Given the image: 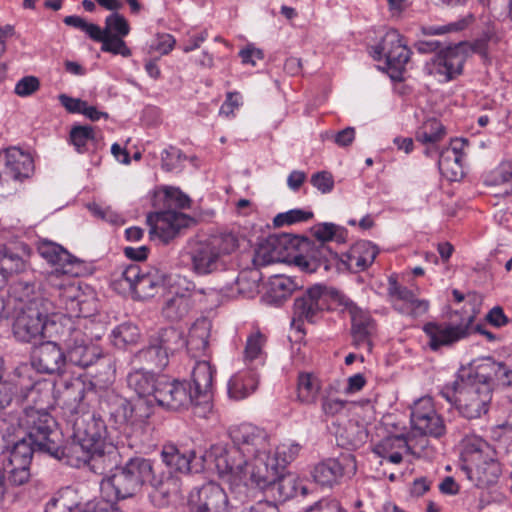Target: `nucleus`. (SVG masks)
<instances>
[{"instance_id": "obj_28", "label": "nucleus", "mask_w": 512, "mask_h": 512, "mask_svg": "<svg viewBox=\"0 0 512 512\" xmlns=\"http://www.w3.org/2000/svg\"><path fill=\"white\" fill-rule=\"evenodd\" d=\"M66 362V355L53 341L42 343L33 352L32 365L41 373H60Z\"/></svg>"}, {"instance_id": "obj_52", "label": "nucleus", "mask_w": 512, "mask_h": 512, "mask_svg": "<svg viewBox=\"0 0 512 512\" xmlns=\"http://www.w3.org/2000/svg\"><path fill=\"white\" fill-rule=\"evenodd\" d=\"M344 229L333 223H321L313 228V235L322 243L336 240L338 242L344 239Z\"/></svg>"}, {"instance_id": "obj_31", "label": "nucleus", "mask_w": 512, "mask_h": 512, "mask_svg": "<svg viewBox=\"0 0 512 512\" xmlns=\"http://www.w3.org/2000/svg\"><path fill=\"white\" fill-rule=\"evenodd\" d=\"M389 293L391 296L396 297L394 307L401 313L417 317L428 310L429 305L427 301L417 299L411 290L399 286L396 282L391 283Z\"/></svg>"}, {"instance_id": "obj_32", "label": "nucleus", "mask_w": 512, "mask_h": 512, "mask_svg": "<svg viewBox=\"0 0 512 512\" xmlns=\"http://www.w3.org/2000/svg\"><path fill=\"white\" fill-rule=\"evenodd\" d=\"M259 385V374L255 367L239 371L228 382L230 398L242 400L254 393Z\"/></svg>"}, {"instance_id": "obj_56", "label": "nucleus", "mask_w": 512, "mask_h": 512, "mask_svg": "<svg viewBox=\"0 0 512 512\" xmlns=\"http://www.w3.org/2000/svg\"><path fill=\"white\" fill-rule=\"evenodd\" d=\"M488 184L499 185L512 182V161L502 162L486 180ZM506 194L512 197V189L506 191Z\"/></svg>"}, {"instance_id": "obj_2", "label": "nucleus", "mask_w": 512, "mask_h": 512, "mask_svg": "<svg viewBox=\"0 0 512 512\" xmlns=\"http://www.w3.org/2000/svg\"><path fill=\"white\" fill-rule=\"evenodd\" d=\"M229 436L234 447L226 449L223 446L215 445L203 457L204 460L206 457H213L215 467L220 475H241L246 458L269 449V445H271L268 434L250 423L230 427Z\"/></svg>"}, {"instance_id": "obj_22", "label": "nucleus", "mask_w": 512, "mask_h": 512, "mask_svg": "<svg viewBox=\"0 0 512 512\" xmlns=\"http://www.w3.org/2000/svg\"><path fill=\"white\" fill-rule=\"evenodd\" d=\"M33 159L17 147L0 152V183L22 181L33 173Z\"/></svg>"}, {"instance_id": "obj_53", "label": "nucleus", "mask_w": 512, "mask_h": 512, "mask_svg": "<svg viewBox=\"0 0 512 512\" xmlns=\"http://www.w3.org/2000/svg\"><path fill=\"white\" fill-rule=\"evenodd\" d=\"M476 482L475 485L480 488L487 487L495 483L499 476L498 464L491 460L486 462L484 466H478L476 468Z\"/></svg>"}, {"instance_id": "obj_12", "label": "nucleus", "mask_w": 512, "mask_h": 512, "mask_svg": "<svg viewBox=\"0 0 512 512\" xmlns=\"http://www.w3.org/2000/svg\"><path fill=\"white\" fill-rule=\"evenodd\" d=\"M330 287L314 284L301 291L294 299L292 326L302 331V321L314 323L331 308Z\"/></svg>"}, {"instance_id": "obj_57", "label": "nucleus", "mask_w": 512, "mask_h": 512, "mask_svg": "<svg viewBox=\"0 0 512 512\" xmlns=\"http://www.w3.org/2000/svg\"><path fill=\"white\" fill-rule=\"evenodd\" d=\"M27 262L15 253H5L0 259V269L9 276L25 271Z\"/></svg>"}, {"instance_id": "obj_13", "label": "nucleus", "mask_w": 512, "mask_h": 512, "mask_svg": "<svg viewBox=\"0 0 512 512\" xmlns=\"http://www.w3.org/2000/svg\"><path fill=\"white\" fill-rule=\"evenodd\" d=\"M33 369L28 365H21L0 381V411L17 402L31 399L41 393V386L45 383L34 380L31 376Z\"/></svg>"}, {"instance_id": "obj_38", "label": "nucleus", "mask_w": 512, "mask_h": 512, "mask_svg": "<svg viewBox=\"0 0 512 512\" xmlns=\"http://www.w3.org/2000/svg\"><path fill=\"white\" fill-rule=\"evenodd\" d=\"M10 297L17 303L16 309L26 306H36L40 308H47L50 303L36 294L35 286L29 282L19 281L11 288Z\"/></svg>"}, {"instance_id": "obj_10", "label": "nucleus", "mask_w": 512, "mask_h": 512, "mask_svg": "<svg viewBox=\"0 0 512 512\" xmlns=\"http://www.w3.org/2000/svg\"><path fill=\"white\" fill-rule=\"evenodd\" d=\"M9 451V463L14 466H30L38 448L26 436L13 416L0 417V454Z\"/></svg>"}, {"instance_id": "obj_36", "label": "nucleus", "mask_w": 512, "mask_h": 512, "mask_svg": "<svg viewBox=\"0 0 512 512\" xmlns=\"http://www.w3.org/2000/svg\"><path fill=\"white\" fill-rule=\"evenodd\" d=\"M210 323L203 319L196 321L190 328L185 346L192 357L207 356L209 351Z\"/></svg>"}, {"instance_id": "obj_25", "label": "nucleus", "mask_w": 512, "mask_h": 512, "mask_svg": "<svg viewBox=\"0 0 512 512\" xmlns=\"http://www.w3.org/2000/svg\"><path fill=\"white\" fill-rule=\"evenodd\" d=\"M464 62L465 56L459 48L449 47L435 55L427 69L438 81L448 82L461 74Z\"/></svg>"}, {"instance_id": "obj_48", "label": "nucleus", "mask_w": 512, "mask_h": 512, "mask_svg": "<svg viewBox=\"0 0 512 512\" xmlns=\"http://www.w3.org/2000/svg\"><path fill=\"white\" fill-rule=\"evenodd\" d=\"M456 148H445L438 153V166L444 174L451 173L452 177L462 174V160L454 152Z\"/></svg>"}, {"instance_id": "obj_29", "label": "nucleus", "mask_w": 512, "mask_h": 512, "mask_svg": "<svg viewBox=\"0 0 512 512\" xmlns=\"http://www.w3.org/2000/svg\"><path fill=\"white\" fill-rule=\"evenodd\" d=\"M37 250L43 259L57 267L48 277L55 273L61 277H67V274L72 273V266L77 262V259L61 245L52 241L43 240L39 243Z\"/></svg>"}, {"instance_id": "obj_43", "label": "nucleus", "mask_w": 512, "mask_h": 512, "mask_svg": "<svg viewBox=\"0 0 512 512\" xmlns=\"http://www.w3.org/2000/svg\"><path fill=\"white\" fill-rule=\"evenodd\" d=\"M298 287V284L291 277L277 275L269 283L268 294L274 302L280 303L286 300Z\"/></svg>"}, {"instance_id": "obj_1", "label": "nucleus", "mask_w": 512, "mask_h": 512, "mask_svg": "<svg viewBox=\"0 0 512 512\" xmlns=\"http://www.w3.org/2000/svg\"><path fill=\"white\" fill-rule=\"evenodd\" d=\"M148 485L149 495L155 507L163 508L169 504L170 497L181 490V480L156 466L154 461L144 457H133L119 466L112 474L101 481V489H112L116 500L135 496Z\"/></svg>"}, {"instance_id": "obj_9", "label": "nucleus", "mask_w": 512, "mask_h": 512, "mask_svg": "<svg viewBox=\"0 0 512 512\" xmlns=\"http://www.w3.org/2000/svg\"><path fill=\"white\" fill-rule=\"evenodd\" d=\"M50 307L26 306L20 308L13 323V334L21 342L32 343L51 338L57 333L55 315L49 317Z\"/></svg>"}, {"instance_id": "obj_44", "label": "nucleus", "mask_w": 512, "mask_h": 512, "mask_svg": "<svg viewBox=\"0 0 512 512\" xmlns=\"http://www.w3.org/2000/svg\"><path fill=\"white\" fill-rule=\"evenodd\" d=\"M393 448H409V445L403 435H394L385 438L380 445L375 448V452L378 453L382 458L387 459L393 464H399L402 462L403 457L400 452H393L388 454V451Z\"/></svg>"}, {"instance_id": "obj_45", "label": "nucleus", "mask_w": 512, "mask_h": 512, "mask_svg": "<svg viewBox=\"0 0 512 512\" xmlns=\"http://www.w3.org/2000/svg\"><path fill=\"white\" fill-rule=\"evenodd\" d=\"M445 135V128L435 118L426 120L416 132V140L423 144H435Z\"/></svg>"}, {"instance_id": "obj_26", "label": "nucleus", "mask_w": 512, "mask_h": 512, "mask_svg": "<svg viewBox=\"0 0 512 512\" xmlns=\"http://www.w3.org/2000/svg\"><path fill=\"white\" fill-rule=\"evenodd\" d=\"M377 53L383 55L390 69L401 73L409 61L411 51L403 42V37L395 29L386 32Z\"/></svg>"}, {"instance_id": "obj_5", "label": "nucleus", "mask_w": 512, "mask_h": 512, "mask_svg": "<svg viewBox=\"0 0 512 512\" xmlns=\"http://www.w3.org/2000/svg\"><path fill=\"white\" fill-rule=\"evenodd\" d=\"M492 399L491 377L472 369L462 371V387L458 391L456 407L467 419L486 414Z\"/></svg>"}, {"instance_id": "obj_40", "label": "nucleus", "mask_w": 512, "mask_h": 512, "mask_svg": "<svg viewBox=\"0 0 512 512\" xmlns=\"http://www.w3.org/2000/svg\"><path fill=\"white\" fill-rule=\"evenodd\" d=\"M321 385L319 379L312 373H300L297 382V398L303 404H314L317 400Z\"/></svg>"}, {"instance_id": "obj_55", "label": "nucleus", "mask_w": 512, "mask_h": 512, "mask_svg": "<svg viewBox=\"0 0 512 512\" xmlns=\"http://www.w3.org/2000/svg\"><path fill=\"white\" fill-rule=\"evenodd\" d=\"M105 32L123 38L129 34L130 26L124 16L112 13L106 17Z\"/></svg>"}, {"instance_id": "obj_63", "label": "nucleus", "mask_w": 512, "mask_h": 512, "mask_svg": "<svg viewBox=\"0 0 512 512\" xmlns=\"http://www.w3.org/2000/svg\"><path fill=\"white\" fill-rule=\"evenodd\" d=\"M305 512H348L338 501L334 498H323L309 508Z\"/></svg>"}, {"instance_id": "obj_4", "label": "nucleus", "mask_w": 512, "mask_h": 512, "mask_svg": "<svg viewBox=\"0 0 512 512\" xmlns=\"http://www.w3.org/2000/svg\"><path fill=\"white\" fill-rule=\"evenodd\" d=\"M238 246V238L233 233L214 234L203 239H190L183 257H188L192 272L206 276L223 270L227 264L226 258Z\"/></svg>"}, {"instance_id": "obj_6", "label": "nucleus", "mask_w": 512, "mask_h": 512, "mask_svg": "<svg viewBox=\"0 0 512 512\" xmlns=\"http://www.w3.org/2000/svg\"><path fill=\"white\" fill-rule=\"evenodd\" d=\"M67 423L72 428V435L71 443L65 447L64 457L93 447H100L102 443L106 442V424L93 411L81 410L80 413H72L68 415Z\"/></svg>"}, {"instance_id": "obj_49", "label": "nucleus", "mask_w": 512, "mask_h": 512, "mask_svg": "<svg viewBox=\"0 0 512 512\" xmlns=\"http://www.w3.org/2000/svg\"><path fill=\"white\" fill-rule=\"evenodd\" d=\"M265 342L264 336L260 332L251 334L246 341L244 351V361L246 364H252L256 361L255 368L258 364H262V348Z\"/></svg>"}, {"instance_id": "obj_41", "label": "nucleus", "mask_w": 512, "mask_h": 512, "mask_svg": "<svg viewBox=\"0 0 512 512\" xmlns=\"http://www.w3.org/2000/svg\"><path fill=\"white\" fill-rule=\"evenodd\" d=\"M190 307L191 301L189 295L176 293L166 300L162 313L168 320L177 321L188 314Z\"/></svg>"}, {"instance_id": "obj_14", "label": "nucleus", "mask_w": 512, "mask_h": 512, "mask_svg": "<svg viewBox=\"0 0 512 512\" xmlns=\"http://www.w3.org/2000/svg\"><path fill=\"white\" fill-rule=\"evenodd\" d=\"M246 459L241 475H233L240 480L247 476L252 484L261 490L269 488L279 478L281 467L280 459L274 454L272 446Z\"/></svg>"}, {"instance_id": "obj_39", "label": "nucleus", "mask_w": 512, "mask_h": 512, "mask_svg": "<svg viewBox=\"0 0 512 512\" xmlns=\"http://www.w3.org/2000/svg\"><path fill=\"white\" fill-rule=\"evenodd\" d=\"M110 414L115 424L119 427L123 426L125 431L129 428H142L145 425L143 421L138 420V412L134 409L132 402L124 398L116 400L115 407Z\"/></svg>"}, {"instance_id": "obj_54", "label": "nucleus", "mask_w": 512, "mask_h": 512, "mask_svg": "<svg viewBox=\"0 0 512 512\" xmlns=\"http://www.w3.org/2000/svg\"><path fill=\"white\" fill-rule=\"evenodd\" d=\"M313 217V213L311 211H306L302 209H292L284 213H279L275 216L273 223L276 227H281L284 225H292L295 223L306 222Z\"/></svg>"}, {"instance_id": "obj_8", "label": "nucleus", "mask_w": 512, "mask_h": 512, "mask_svg": "<svg viewBox=\"0 0 512 512\" xmlns=\"http://www.w3.org/2000/svg\"><path fill=\"white\" fill-rule=\"evenodd\" d=\"M51 295L58 298L59 305L65 309L69 317H89L97 310L93 294H85L79 285L69 277H61L57 273L47 277Z\"/></svg>"}, {"instance_id": "obj_20", "label": "nucleus", "mask_w": 512, "mask_h": 512, "mask_svg": "<svg viewBox=\"0 0 512 512\" xmlns=\"http://www.w3.org/2000/svg\"><path fill=\"white\" fill-rule=\"evenodd\" d=\"M215 369L207 360L197 361L192 371L195 398V415L206 418L212 411V386Z\"/></svg>"}, {"instance_id": "obj_23", "label": "nucleus", "mask_w": 512, "mask_h": 512, "mask_svg": "<svg viewBox=\"0 0 512 512\" xmlns=\"http://www.w3.org/2000/svg\"><path fill=\"white\" fill-rule=\"evenodd\" d=\"M65 344L66 361L82 368L94 364L102 355L101 349L91 343L80 329L70 328Z\"/></svg>"}, {"instance_id": "obj_3", "label": "nucleus", "mask_w": 512, "mask_h": 512, "mask_svg": "<svg viewBox=\"0 0 512 512\" xmlns=\"http://www.w3.org/2000/svg\"><path fill=\"white\" fill-rule=\"evenodd\" d=\"M44 396H48V391L44 393L41 388V393L31 398L34 405H27L23 410V416L14 418L20 424L21 433L34 443L40 453L61 459L65 455L62 435L57 422L44 405Z\"/></svg>"}, {"instance_id": "obj_30", "label": "nucleus", "mask_w": 512, "mask_h": 512, "mask_svg": "<svg viewBox=\"0 0 512 512\" xmlns=\"http://www.w3.org/2000/svg\"><path fill=\"white\" fill-rule=\"evenodd\" d=\"M350 319L353 344L356 347H363L371 351L372 337L376 332L375 320L369 311L362 308L350 316Z\"/></svg>"}, {"instance_id": "obj_61", "label": "nucleus", "mask_w": 512, "mask_h": 512, "mask_svg": "<svg viewBox=\"0 0 512 512\" xmlns=\"http://www.w3.org/2000/svg\"><path fill=\"white\" fill-rule=\"evenodd\" d=\"M301 450L298 443L291 442L289 444H281L276 447L274 454L280 459L281 467L293 461Z\"/></svg>"}, {"instance_id": "obj_33", "label": "nucleus", "mask_w": 512, "mask_h": 512, "mask_svg": "<svg viewBox=\"0 0 512 512\" xmlns=\"http://www.w3.org/2000/svg\"><path fill=\"white\" fill-rule=\"evenodd\" d=\"M378 251L376 247L369 241H359L355 243L349 251L344 255L342 261L352 272L364 271L375 260Z\"/></svg>"}, {"instance_id": "obj_16", "label": "nucleus", "mask_w": 512, "mask_h": 512, "mask_svg": "<svg viewBox=\"0 0 512 512\" xmlns=\"http://www.w3.org/2000/svg\"><path fill=\"white\" fill-rule=\"evenodd\" d=\"M67 458L71 465L88 466L95 474L105 475L117 470L121 457L114 445L105 442L100 447L86 449Z\"/></svg>"}, {"instance_id": "obj_35", "label": "nucleus", "mask_w": 512, "mask_h": 512, "mask_svg": "<svg viewBox=\"0 0 512 512\" xmlns=\"http://www.w3.org/2000/svg\"><path fill=\"white\" fill-rule=\"evenodd\" d=\"M336 257L337 255L325 244H320L318 248L312 250L309 254L295 257V263L302 271L315 273L320 269L328 271Z\"/></svg>"}, {"instance_id": "obj_51", "label": "nucleus", "mask_w": 512, "mask_h": 512, "mask_svg": "<svg viewBox=\"0 0 512 512\" xmlns=\"http://www.w3.org/2000/svg\"><path fill=\"white\" fill-rule=\"evenodd\" d=\"M94 138V131L90 126H75L70 131V142L79 153L86 152L88 142Z\"/></svg>"}, {"instance_id": "obj_50", "label": "nucleus", "mask_w": 512, "mask_h": 512, "mask_svg": "<svg viewBox=\"0 0 512 512\" xmlns=\"http://www.w3.org/2000/svg\"><path fill=\"white\" fill-rule=\"evenodd\" d=\"M475 20V16L473 13H468L461 19L455 22H451L447 25H439V26H428L423 29L425 34L428 35H441L450 32H458L462 31L471 25Z\"/></svg>"}, {"instance_id": "obj_37", "label": "nucleus", "mask_w": 512, "mask_h": 512, "mask_svg": "<svg viewBox=\"0 0 512 512\" xmlns=\"http://www.w3.org/2000/svg\"><path fill=\"white\" fill-rule=\"evenodd\" d=\"M160 377L142 369L135 370L128 374L127 385L138 398H154Z\"/></svg>"}, {"instance_id": "obj_62", "label": "nucleus", "mask_w": 512, "mask_h": 512, "mask_svg": "<svg viewBox=\"0 0 512 512\" xmlns=\"http://www.w3.org/2000/svg\"><path fill=\"white\" fill-rule=\"evenodd\" d=\"M141 275L140 267L136 264H132L121 271L117 281L120 282V284H126L128 289L134 292Z\"/></svg>"}, {"instance_id": "obj_46", "label": "nucleus", "mask_w": 512, "mask_h": 512, "mask_svg": "<svg viewBox=\"0 0 512 512\" xmlns=\"http://www.w3.org/2000/svg\"><path fill=\"white\" fill-rule=\"evenodd\" d=\"M164 284V277L158 271L142 273L134 293L140 298L153 297L156 290Z\"/></svg>"}, {"instance_id": "obj_58", "label": "nucleus", "mask_w": 512, "mask_h": 512, "mask_svg": "<svg viewBox=\"0 0 512 512\" xmlns=\"http://www.w3.org/2000/svg\"><path fill=\"white\" fill-rule=\"evenodd\" d=\"M186 156L176 147L170 146L165 149L161 154L162 168L167 171H174L181 167L183 160Z\"/></svg>"}, {"instance_id": "obj_17", "label": "nucleus", "mask_w": 512, "mask_h": 512, "mask_svg": "<svg viewBox=\"0 0 512 512\" xmlns=\"http://www.w3.org/2000/svg\"><path fill=\"white\" fill-rule=\"evenodd\" d=\"M157 384L152 401H155L159 407L177 411L191 406L195 413V398L190 383L161 376Z\"/></svg>"}, {"instance_id": "obj_27", "label": "nucleus", "mask_w": 512, "mask_h": 512, "mask_svg": "<svg viewBox=\"0 0 512 512\" xmlns=\"http://www.w3.org/2000/svg\"><path fill=\"white\" fill-rule=\"evenodd\" d=\"M473 321V317L469 316L466 322L453 324H434L425 325L424 331L429 336V345L432 350H437L441 346L450 345L468 335L469 326Z\"/></svg>"}, {"instance_id": "obj_24", "label": "nucleus", "mask_w": 512, "mask_h": 512, "mask_svg": "<svg viewBox=\"0 0 512 512\" xmlns=\"http://www.w3.org/2000/svg\"><path fill=\"white\" fill-rule=\"evenodd\" d=\"M160 456L162 462L170 469L168 472H171L175 477L174 472L199 473L204 469V462L213 458L206 457L204 460L205 454L197 458L194 451H190L188 454L182 453L174 444H165L162 447ZM177 478L179 477L177 476Z\"/></svg>"}, {"instance_id": "obj_34", "label": "nucleus", "mask_w": 512, "mask_h": 512, "mask_svg": "<svg viewBox=\"0 0 512 512\" xmlns=\"http://www.w3.org/2000/svg\"><path fill=\"white\" fill-rule=\"evenodd\" d=\"M86 385L80 378H72L63 382V388L60 390V399L63 402V409L65 414L71 415L72 413H80L81 410H86L82 403L85 396Z\"/></svg>"}, {"instance_id": "obj_42", "label": "nucleus", "mask_w": 512, "mask_h": 512, "mask_svg": "<svg viewBox=\"0 0 512 512\" xmlns=\"http://www.w3.org/2000/svg\"><path fill=\"white\" fill-rule=\"evenodd\" d=\"M273 491V495L280 501H286L298 494L299 480L294 474H281L276 482L269 486Z\"/></svg>"}, {"instance_id": "obj_7", "label": "nucleus", "mask_w": 512, "mask_h": 512, "mask_svg": "<svg viewBox=\"0 0 512 512\" xmlns=\"http://www.w3.org/2000/svg\"><path fill=\"white\" fill-rule=\"evenodd\" d=\"M191 200L179 188L166 187L164 189L165 210L156 214V223L151 228L150 234L158 235L164 242H168L179 232L187 227L191 221L186 214L176 209L190 207Z\"/></svg>"}, {"instance_id": "obj_60", "label": "nucleus", "mask_w": 512, "mask_h": 512, "mask_svg": "<svg viewBox=\"0 0 512 512\" xmlns=\"http://www.w3.org/2000/svg\"><path fill=\"white\" fill-rule=\"evenodd\" d=\"M330 294L331 305L334 304L336 308H338L341 312H347L349 316H352L359 309H361L348 296L332 287H330Z\"/></svg>"}, {"instance_id": "obj_47", "label": "nucleus", "mask_w": 512, "mask_h": 512, "mask_svg": "<svg viewBox=\"0 0 512 512\" xmlns=\"http://www.w3.org/2000/svg\"><path fill=\"white\" fill-rule=\"evenodd\" d=\"M139 337L140 332L138 327L131 323H123L113 329L111 333L112 343L114 346L121 349L136 343Z\"/></svg>"}, {"instance_id": "obj_21", "label": "nucleus", "mask_w": 512, "mask_h": 512, "mask_svg": "<svg viewBox=\"0 0 512 512\" xmlns=\"http://www.w3.org/2000/svg\"><path fill=\"white\" fill-rule=\"evenodd\" d=\"M357 465L355 456L344 454L338 459H328L314 466L311 475L314 481L321 485L332 487L343 477L355 475Z\"/></svg>"}, {"instance_id": "obj_15", "label": "nucleus", "mask_w": 512, "mask_h": 512, "mask_svg": "<svg viewBox=\"0 0 512 512\" xmlns=\"http://www.w3.org/2000/svg\"><path fill=\"white\" fill-rule=\"evenodd\" d=\"M240 499L230 502L225 490L217 483L209 482L191 490L187 506L189 512H238Z\"/></svg>"}, {"instance_id": "obj_11", "label": "nucleus", "mask_w": 512, "mask_h": 512, "mask_svg": "<svg viewBox=\"0 0 512 512\" xmlns=\"http://www.w3.org/2000/svg\"><path fill=\"white\" fill-rule=\"evenodd\" d=\"M185 347L183 331L170 326L161 328L151 335L149 345L139 351L137 357L158 369L165 368L170 355Z\"/></svg>"}, {"instance_id": "obj_64", "label": "nucleus", "mask_w": 512, "mask_h": 512, "mask_svg": "<svg viewBox=\"0 0 512 512\" xmlns=\"http://www.w3.org/2000/svg\"><path fill=\"white\" fill-rule=\"evenodd\" d=\"M70 510L71 506L65 492L59 491L46 503L44 512H69Z\"/></svg>"}, {"instance_id": "obj_19", "label": "nucleus", "mask_w": 512, "mask_h": 512, "mask_svg": "<svg viewBox=\"0 0 512 512\" xmlns=\"http://www.w3.org/2000/svg\"><path fill=\"white\" fill-rule=\"evenodd\" d=\"M413 433L440 439L446 434V426L441 415L434 408L431 398L417 400L411 411Z\"/></svg>"}, {"instance_id": "obj_18", "label": "nucleus", "mask_w": 512, "mask_h": 512, "mask_svg": "<svg viewBox=\"0 0 512 512\" xmlns=\"http://www.w3.org/2000/svg\"><path fill=\"white\" fill-rule=\"evenodd\" d=\"M299 240L291 234H273L260 241L254 251L253 264L266 266L285 261L297 248Z\"/></svg>"}, {"instance_id": "obj_59", "label": "nucleus", "mask_w": 512, "mask_h": 512, "mask_svg": "<svg viewBox=\"0 0 512 512\" xmlns=\"http://www.w3.org/2000/svg\"><path fill=\"white\" fill-rule=\"evenodd\" d=\"M101 50L110 52L113 54H120L124 57L131 55L130 49L126 46V43L121 37H117L112 34H107L102 40Z\"/></svg>"}]
</instances>
